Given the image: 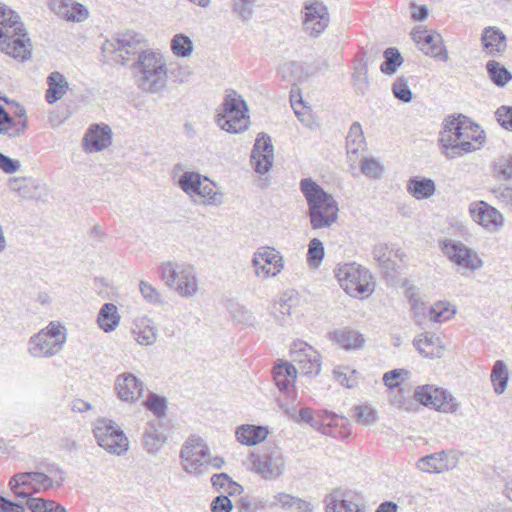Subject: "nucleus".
<instances>
[{
    "label": "nucleus",
    "instance_id": "7",
    "mask_svg": "<svg viewBox=\"0 0 512 512\" xmlns=\"http://www.w3.org/2000/svg\"><path fill=\"white\" fill-rule=\"evenodd\" d=\"M93 435L97 444L107 453L122 456L129 449V440L122 428L113 420L101 417L93 424Z\"/></svg>",
    "mask_w": 512,
    "mask_h": 512
},
{
    "label": "nucleus",
    "instance_id": "25",
    "mask_svg": "<svg viewBox=\"0 0 512 512\" xmlns=\"http://www.w3.org/2000/svg\"><path fill=\"white\" fill-rule=\"evenodd\" d=\"M115 390L120 400L134 403L143 396L144 383L132 373H122L115 379Z\"/></svg>",
    "mask_w": 512,
    "mask_h": 512
},
{
    "label": "nucleus",
    "instance_id": "22",
    "mask_svg": "<svg viewBox=\"0 0 512 512\" xmlns=\"http://www.w3.org/2000/svg\"><path fill=\"white\" fill-rule=\"evenodd\" d=\"M274 160V148L270 136L258 134L251 153V162L256 172L263 174L269 171Z\"/></svg>",
    "mask_w": 512,
    "mask_h": 512
},
{
    "label": "nucleus",
    "instance_id": "27",
    "mask_svg": "<svg viewBox=\"0 0 512 512\" xmlns=\"http://www.w3.org/2000/svg\"><path fill=\"white\" fill-rule=\"evenodd\" d=\"M464 119H467V117L459 114L457 117L448 118L445 121L443 130L440 132L439 143L446 157L447 151L450 147L457 144L462 130L466 129L464 127Z\"/></svg>",
    "mask_w": 512,
    "mask_h": 512
},
{
    "label": "nucleus",
    "instance_id": "36",
    "mask_svg": "<svg viewBox=\"0 0 512 512\" xmlns=\"http://www.w3.org/2000/svg\"><path fill=\"white\" fill-rule=\"evenodd\" d=\"M47 84L48 89L45 98L49 104H53L62 99L69 90V83L66 77L58 71L50 73L47 77Z\"/></svg>",
    "mask_w": 512,
    "mask_h": 512
},
{
    "label": "nucleus",
    "instance_id": "42",
    "mask_svg": "<svg viewBox=\"0 0 512 512\" xmlns=\"http://www.w3.org/2000/svg\"><path fill=\"white\" fill-rule=\"evenodd\" d=\"M239 512L271 510L270 496H243L238 501Z\"/></svg>",
    "mask_w": 512,
    "mask_h": 512
},
{
    "label": "nucleus",
    "instance_id": "29",
    "mask_svg": "<svg viewBox=\"0 0 512 512\" xmlns=\"http://www.w3.org/2000/svg\"><path fill=\"white\" fill-rule=\"evenodd\" d=\"M413 345L419 354L430 359L441 358L445 351L441 339L429 332H424L416 336Z\"/></svg>",
    "mask_w": 512,
    "mask_h": 512
},
{
    "label": "nucleus",
    "instance_id": "43",
    "mask_svg": "<svg viewBox=\"0 0 512 512\" xmlns=\"http://www.w3.org/2000/svg\"><path fill=\"white\" fill-rule=\"evenodd\" d=\"M491 382L496 394H502L508 383V369L506 364L502 360H497L492 368Z\"/></svg>",
    "mask_w": 512,
    "mask_h": 512
},
{
    "label": "nucleus",
    "instance_id": "12",
    "mask_svg": "<svg viewBox=\"0 0 512 512\" xmlns=\"http://www.w3.org/2000/svg\"><path fill=\"white\" fill-rule=\"evenodd\" d=\"M208 452L209 448L203 439L189 438L180 451L183 470L197 477L207 473Z\"/></svg>",
    "mask_w": 512,
    "mask_h": 512
},
{
    "label": "nucleus",
    "instance_id": "33",
    "mask_svg": "<svg viewBox=\"0 0 512 512\" xmlns=\"http://www.w3.org/2000/svg\"><path fill=\"white\" fill-rule=\"evenodd\" d=\"M269 434L265 426L243 424L236 428L235 436L239 443L246 446H255L263 442Z\"/></svg>",
    "mask_w": 512,
    "mask_h": 512
},
{
    "label": "nucleus",
    "instance_id": "37",
    "mask_svg": "<svg viewBox=\"0 0 512 512\" xmlns=\"http://www.w3.org/2000/svg\"><path fill=\"white\" fill-rule=\"evenodd\" d=\"M419 49L427 56L438 58L442 61H447L449 59L448 52L443 45L442 36L436 31L425 36V39Z\"/></svg>",
    "mask_w": 512,
    "mask_h": 512
},
{
    "label": "nucleus",
    "instance_id": "19",
    "mask_svg": "<svg viewBox=\"0 0 512 512\" xmlns=\"http://www.w3.org/2000/svg\"><path fill=\"white\" fill-rule=\"evenodd\" d=\"M465 130H462L459 141L447 151V158L453 159L464 155L465 153L475 151L480 148L485 140L484 131L480 126L467 117L464 119Z\"/></svg>",
    "mask_w": 512,
    "mask_h": 512
},
{
    "label": "nucleus",
    "instance_id": "59",
    "mask_svg": "<svg viewBox=\"0 0 512 512\" xmlns=\"http://www.w3.org/2000/svg\"><path fill=\"white\" fill-rule=\"evenodd\" d=\"M299 418L300 421L306 422L311 427L315 428L316 430L321 431L322 433H326V427L324 426V423L321 422L318 418H315L313 415V411L311 408H302L297 413V419Z\"/></svg>",
    "mask_w": 512,
    "mask_h": 512
},
{
    "label": "nucleus",
    "instance_id": "55",
    "mask_svg": "<svg viewBox=\"0 0 512 512\" xmlns=\"http://www.w3.org/2000/svg\"><path fill=\"white\" fill-rule=\"evenodd\" d=\"M34 512H68L59 502L42 497H34Z\"/></svg>",
    "mask_w": 512,
    "mask_h": 512
},
{
    "label": "nucleus",
    "instance_id": "2",
    "mask_svg": "<svg viewBox=\"0 0 512 512\" xmlns=\"http://www.w3.org/2000/svg\"><path fill=\"white\" fill-rule=\"evenodd\" d=\"M136 70L138 87L144 92L155 94L163 91L167 86V65L164 56L149 49L140 58L132 63Z\"/></svg>",
    "mask_w": 512,
    "mask_h": 512
},
{
    "label": "nucleus",
    "instance_id": "48",
    "mask_svg": "<svg viewBox=\"0 0 512 512\" xmlns=\"http://www.w3.org/2000/svg\"><path fill=\"white\" fill-rule=\"evenodd\" d=\"M323 243L318 238H313L308 244L307 262L310 267L317 268L324 258Z\"/></svg>",
    "mask_w": 512,
    "mask_h": 512
},
{
    "label": "nucleus",
    "instance_id": "40",
    "mask_svg": "<svg viewBox=\"0 0 512 512\" xmlns=\"http://www.w3.org/2000/svg\"><path fill=\"white\" fill-rule=\"evenodd\" d=\"M372 253L374 259L387 271H394L396 269V263L392 260V257H401L403 255V252L399 249L394 251L387 244L383 243L375 245Z\"/></svg>",
    "mask_w": 512,
    "mask_h": 512
},
{
    "label": "nucleus",
    "instance_id": "14",
    "mask_svg": "<svg viewBox=\"0 0 512 512\" xmlns=\"http://www.w3.org/2000/svg\"><path fill=\"white\" fill-rule=\"evenodd\" d=\"M330 24L327 6L320 0H308L302 8L303 31L313 38H318Z\"/></svg>",
    "mask_w": 512,
    "mask_h": 512
},
{
    "label": "nucleus",
    "instance_id": "13",
    "mask_svg": "<svg viewBox=\"0 0 512 512\" xmlns=\"http://www.w3.org/2000/svg\"><path fill=\"white\" fill-rule=\"evenodd\" d=\"M290 364L295 365L297 373L305 376H317L321 371V356L308 343L296 340L290 348Z\"/></svg>",
    "mask_w": 512,
    "mask_h": 512
},
{
    "label": "nucleus",
    "instance_id": "32",
    "mask_svg": "<svg viewBox=\"0 0 512 512\" xmlns=\"http://www.w3.org/2000/svg\"><path fill=\"white\" fill-rule=\"evenodd\" d=\"M178 184L183 192H213L216 188V183L192 171L185 172L179 178Z\"/></svg>",
    "mask_w": 512,
    "mask_h": 512
},
{
    "label": "nucleus",
    "instance_id": "50",
    "mask_svg": "<svg viewBox=\"0 0 512 512\" xmlns=\"http://www.w3.org/2000/svg\"><path fill=\"white\" fill-rule=\"evenodd\" d=\"M392 92L395 98L403 103H410L413 98V94L408 85V79L405 76L398 77L393 85Z\"/></svg>",
    "mask_w": 512,
    "mask_h": 512
},
{
    "label": "nucleus",
    "instance_id": "47",
    "mask_svg": "<svg viewBox=\"0 0 512 512\" xmlns=\"http://www.w3.org/2000/svg\"><path fill=\"white\" fill-rule=\"evenodd\" d=\"M139 291L147 303L155 306H161L165 304V300L162 294L151 283L141 280L139 282Z\"/></svg>",
    "mask_w": 512,
    "mask_h": 512
},
{
    "label": "nucleus",
    "instance_id": "31",
    "mask_svg": "<svg viewBox=\"0 0 512 512\" xmlns=\"http://www.w3.org/2000/svg\"><path fill=\"white\" fill-rule=\"evenodd\" d=\"M132 334L135 341L142 346L153 345L158 336V332L154 323L148 317H138L135 319Z\"/></svg>",
    "mask_w": 512,
    "mask_h": 512
},
{
    "label": "nucleus",
    "instance_id": "49",
    "mask_svg": "<svg viewBox=\"0 0 512 512\" xmlns=\"http://www.w3.org/2000/svg\"><path fill=\"white\" fill-rule=\"evenodd\" d=\"M258 0H232L233 13L242 21H248L254 13V6Z\"/></svg>",
    "mask_w": 512,
    "mask_h": 512
},
{
    "label": "nucleus",
    "instance_id": "63",
    "mask_svg": "<svg viewBox=\"0 0 512 512\" xmlns=\"http://www.w3.org/2000/svg\"><path fill=\"white\" fill-rule=\"evenodd\" d=\"M231 315L235 321L243 324H252L254 321L253 314L245 307L236 305L231 311Z\"/></svg>",
    "mask_w": 512,
    "mask_h": 512
},
{
    "label": "nucleus",
    "instance_id": "35",
    "mask_svg": "<svg viewBox=\"0 0 512 512\" xmlns=\"http://www.w3.org/2000/svg\"><path fill=\"white\" fill-rule=\"evenodd\" d=\"M484 51L489 55L499 54L506 49V36L496 27L484 29L481 37Z\"/></svg>",
    "mask_w": 512,
    "mask_h": 512
},
{
    "label": "nucleus",
    "instance_id": "64",
    "mask_svg": "<svg viewBox=\"0 0 512 512\" xmlns=\"http://www.w3.org/2000/svg\"><path fill=\"white\" fill-rule=\"evenodd\" d=\"M232 507L231 500L224 495L215 497L211 503L212 512H230Z\"/></svg>",
    "mask_w": 512,
    "mask_h": 512
},
{
    "label": "nucleus",
    "instance_id": "16",
    "mask_svg": "<svg viewBox=\"0 0 512 512\" xmlns=\"http://www.w3.org/2000/svg\"><path fill=\"white\" fill-rule=\"evenodd\" d=\"M443 254L457 266L475 271L483 266V261L476 252L460 241L454 239H443L439 241Z\"/></svg>",
    "mask_w": 512,
    "mask_h": 512
},
{
    "label": "nucleus",
    "instance_id": "56",
    "mask_svg": "<svg viewBox=\"0 0 512 512\" xmlns=\"http://www.w3.org/2000/svg\"><path fill=\"white\" fill-rule=\"evenodd\" d=\"M297 498L298 497L285 492H278L270 496L271 510L278 507L284 510H290L294 508Z\"/></svg>",
    "mask_w": 512,
    "mask_h": 512
},
{
    "label": "nucleus",
    "instance_id": "45",
    "mask_svg": "<svg viewBox=\"0 0 512 512\" xmlns=\"http://www.w3.org/2000/svg\"><path fill=\"white\" fill-rule=\"evenodd\" d=\"M170 48L174 55L187 58L193 52V42L187 35L179 33L171 39Z\"/></svg>",
    "mask_w": 512,
    "mask_h": 512
},
{
    "label": "nucleus",
    "instance_id": "26",
    "mask_svg": "<svg viewBox=\"0 0 512 512\" xmlns=\"http://www.w3.org/2000/svg\"><path fill=\"white\" fill-rule=\"evenodd\" d=\"M51 10L60 18L70 22H83L89 16L88 9L74 0H50Z\"/></svg>",
    "mask_w": 512,
    "mask_h": 512
},
{
    "label": "nucleus",
    "instance_id": "34",
    "mask_svg": "<svg viewBox=\"0 0 512 512\" xmlns=\"http://www.w3.org/2000/svg\"><path fill=\"white\" fill-rule=\"evenodd\" d=\"M272 374L278 389L280 391L289 392V388L294 385L298 373L295 365L278 360V363L273 368Z\"/></svg>",
    "mask_w": 512,
    "mask_h": 512
},
{
    "label": "nucleus",
    "instance_id": "10",
    "mask_svg": "<svg viewBox=\"0 0 512 512\" xmlns=\"http://www.w3.org/2000/svg\"><path fill=\"white\" fill-rule=\"evenodd\" d=\"M9 486L13 496L24 503L0 495V512H25L26 508L32 511V471L14 475Z\"/></svg>",
    "mask_w": 512,
    "mask_h": 512
},
{
    "label": "nucleus",
    "instance_id": "39",
    "mask_svg": "<svg viewBox=\"0 0 512 512\" xmlns=\"http://www.w3.org/2000/svg\"><path fill=\"white\" fill-rule=\"evenodd\" d=\"M333 340L346 350L359 349L365 344L363 334L353 329H344L334 332Z\"/></svg>",
    "mask_w": 512,
    "mask_h": 512
},
{
    "label": "nucleus",
    "instance_id": "58",
    "mask_svg": "<svg viewBox=\"0 0 512 512\" xmlns=\"http://www.w3.org/2000/svg\"><path fill=\"white\" fill-rule=\"evenodd\" d=\"M194 205L218 206L223 203V194H188Z\"/></svg>",
    "mask_w": 512,
    "mask_h": 512
},
{
    "label": "nucleus",
    "instance_id": "28",
    "mask_svg": "<svg viewBox=\"0 0 512 512\" xmlns=\"http://www.w3.org/2000/svg\"><path fill=\"white\" fill-rule=\"evenodd\" d=\"M325 512H364L359 505L353 501L351 493L336 489L328 494L325 499Z\"/></svg>",
    "mask_w": 512,
    "mask_h": 512
},
{
    "label": "nucleus",
    "instance_id": "4",
    "mask_svg": "<svg viewBox=\"0 0 512 512\" xmlns=\"http://www.w3.org/2000/svg\"><path fill=\"white\" fill-rule=\"evenodd\" d=\"M158 274L166 287L183 298H193L199 292V279L191 264L164 262L159 266Z\"/></svg>",
    "mask_w": 512,
    "mask_h": 512
},
{
    "label": "nucleus",
    "instance_id": "3",
    "mask_svg": "<svg viewBox=\"0 0 512 512\" xmlns=\"http://www.w3.org/2000/svg\"><path fill=\"white\" fill-rule=\"evenodd\" d=\"M144 36L134 31L117 33L102 45L104 57L115 64L129 65L147 52Z\"/></svg>",
    "mask_w": 512,
    "mask_h": 512
},
{
    "label": "nucleus",
    "instance_id": "6",
    "mask_svg": "<svg viewBox=\"0 0 512 512\" xmlns=\"http://www.w3.org/2000/svg\"><path fill=\"white\" fill-rule=\"evenodd\" d=\"M216 123L228 132L239 134L249 128L248 107L236 91L228 93L222 103V112L217 114Z\"/></svg>",
    "mask_w": 512,
    "mask_h": 512
},
{
    "label": "nucleus",
    "instance_id": "62",
    "mask_svg": "<svg viewBox=\"0 0 512 512\" xmlns=\"http://www.w3.org/2000/svg\"><path fill=\"white\" fill-rule=\"evenodd\" d=\"M498 123L505 129L512 131V107L501 106L495 112Z\"/></svg>",
    "mask_w": 512,
    "mask_h": 512
},
{
    "label": "nucleus",
    "instance_id": "46",
    "mask_svg": "<svg viewBox=\"0 0 512 512\" xmlns=\"http://www.w3.org/2000/svg\"><path fill=\"white\" fill-rule=\"evenodd\" d=\"M486 68L491 80L497 86L503 87L512 79V74L496 61H489Z\"/></svg>",
    "mask_w": 512,
    "mask_h": 512
},
{
    "label": "nucleus",
    "instance_id": "5",
    "mask_svg": "<svg viewBox=\"0 0 512 512\" xmlns=\"http://www.w3.org/2000/svg\"><path fill=\"white\" fill-rule=\"evenodd\" d=\"M334 273L340 286L352 297L366 298L374 291L371 273L360 264H338Z\"/></svg>",
    "mask_w": 512,
    "mask_h": 512
},
{
    "label": "nucleus",
    "instance_id": "52",
    "mask_svg": "<svg viewBox=\"0 0 512 512\" xmlns=\"http://www.w3.org/2000/svg\"><path fill=\"white\" fill-rule=\"evenodd\" d=\"M361 171L369 178H380L384 172V166L375 158H363L361 160Z\"/></svg>",
    "mask_w": 512,
    "mask_h": 512
},
{
    "label": "nucleus",
    "instance_id": "61",
    "mask_svg": "<svg viewBox=\"0 0 512 512\" xmlns=\"http://www.w3.org/2000/svg\"><path fill=\"white\" fill-rule=\"evenodd\" d=\"M356 72L353 74L354 85L362 93L368 88V68L367 63H363L359 68H356Z\"/></svg>",
    "mask_w": 512,
    "mask_h": 512
},
{
    "label": "nucleus",
    "instance_id": "18",
    "mask_svg": "<svg viewBox=\"0 0 512 512\" xmlns=\"http://www.w3.org/2000/svg\"><path fill=\"white\" fill-rule=\"evenodd\" d=\"M252 266L258 278L276 277L284 268L283 256L275 248L262 247L253 254Z\"/></svg>",
    "mask_w": 512,
    "mask_h": 512
},
{
    "label": "nucleus",
    "instance_id": "23",
    "mask_svg": "<svg viewBox=\"0 0 512 512\" xmlns=\"http://www.w3.org/2000/svg\"><path fill=\"white\" fill-rule=\"evenodd\" d=\"M469 212L475 223L489 231H497L503 226L502 214L484 201L472 203Z\"/></svg>",
    "mask_w": 512,
    "mask_h": 512
},
{
    "label": "nucleus",
    "instance_id": "17",
    "mask_svg": "<svg viewBox=\"0 0 512 512\" xmlns=\"http://www.w3.org/2000/svg\"><path fill=\"white\" fill-rule=\"evenodd\" d=\"M416 401L424 406H430L444 413L456 412L459 404L447 391L434 385L420 386L415 390Z\"/></svg>",
    "mask_w": 512,
    "mask_h": 512
},
{
    "label": "nucleus",
    "instance_id": "38",
    "mask_svg": "<svg viewBox=\"0 0 512 512\" xmlns=\"http://www.w3.org/2000/svg\"><path fill=\"white\" fill-rule=\"evenodd\" d=\"M118 308L113 303H105L99 310L97 323L105 333L113 332L120 323Z\"/></svg>",
    "mask_w": 512,
    "mask_h": 512
},
{
    "label": "nucleus",
    "instance_id": "54",
    "mask_svg": "<svg viewBox=\"0 0 512 512\" xmlns=\"http://www.w3.org/2000/svg\"><path fill=\"white\" fill-rule=\"evenodd\" d=\"M356 422L365 426H370L376 423V411L367 405H359L354 408Z\"/></svg>",
    "mask_w": 512,
    "mask_h": 512
},
{
    "label": "nucleus",
    "instance_id": "53",
    "mask_svg": "<svg viewBox=\"0 0 512 512\" xmlns=\"http://www.w3.org/2000/svg\"><path fill=\"white\" fill-rule=\"evenodd\" d=\"M145 407L158 418L166 415V400L164 397L155 393H150L148 399L145 401Z\"/></svg>",
    "mask_w": 512,
    "mask_h": 512
},
{
    "label": "nucleus",
    "instance_id": "41",
    "mask_svg": "<svg viewBox=\"0 0 512 512\" xmlns=\"http://www.w3.org/2000/svg\"><path fill=\"white\" fill-rule=\"evenodd\" d=\"M364 145L365 137L363 134L362 126L359 122H354L351 125L346 137V149L350 161L355 163V160L352 159V156L356 155L358 151L364 147Z\"/></svg>",
    "mask_w": 512,
    "mask_h": 512
},
{
    "label": "nucleus",
    "instance_id": "30",
    "mask_svg": "<svg viewBox=\"0 0 512 512\" xmlns=\"http://www.w3.org/2000/svg\"><path fill=\"white\" fill-rule=\"evenodd\" d=\"M167 441L164 426L159 420L150 421L143 433L142 444L147 453L157 454Z\"/></svg>",
    "mask_w": 512,
    "mask_h": 512
},
{
    "label": "nucleus",
    "instance_id": "1",
    "mask_svg": "<svg viewBox=\"0 0 512 512\" xmlns=\"http://www.w3.org/2000/svg\"><path fill=\"white\" fill-rule=\"evenodd\" d=\"M30 38L17 12L0 2V51L25 61L30 56Z\"/></svg>",
    "mask_w": 512,
    "mask_h": 512
},
{
    "label": "nucleus",
    "instance_id": "24",
    "mask_svg": "<svg viewBox=\"0 0 512 512\" xmlns=\"http://www.w3.org/2000/svg\"><path fill=\"white\" fill-rule=\"evenodd\" d=\"M112 136L113 133L109 125L92 124L83 137V148L88 153L105 150L112 144Z\"/></svg>",
    "mask_w": 512,
    "mask_h": 512
},
{
    "label": "nucleus",
    "instance_id": "8",
    "mask_svg": "<svg viewBox=\"0 0 512 512\" xmlns=\"http://www.w3.org/2000/svg\"><path fill=\"white\" fill-rule=\"evenodd\" d=\"M406 294L411 304L413 320L420 327L425 325V311L429 312V321L433 323L446 322L456 313V308L447 301H438L433 305H427L421 300L415 287L408 288Z\"/></svg>",
    "mask_w": 512,
    "mask_h": 512
},
{
    "label": "nucleus",
    "instance_id": "20",
    "mask_svg": "<svg viewBox=\"0 0 512 512\" xmlns=\"http://www.w3.org/2000/svg\"><path fill=\"white\" fill-rule=\"evenodd\" d=\"M65 481L63 469L51 462H39L34 465V494L59 488Z\"/></svg>",
    "mask_w": 512,
    "mask_h": 512
},
{
    "label": "nucleus",
    "instance_id": "21",
    "mask_svg": "<svg viewBox=\"0 0 512 512\" xmlns=\"http://www.w3.org/2000/svg\"><path fill=\"white\" fill-rule=\"evenodd\" d=\"M458 457L453 451H439L421 457L417 467L426 473H443L454 469L458 463Z\"/></svg>",
    "mask_w": 512,
    "mask_h": 512
},
{
    "label": "nucleus",
    "instance_id": "44",
    "mask_svg": "<svg viewBox=\"0 0 512 512\" xmlns=\"http://www.w3.org/2000/svg\"><path fill=\"white\" fill-rule=\"evenodd\" d=\"M384 61L380 66V70L383 74L393 75L397 72L399 67L403 64V57L397 48H387L384 53Z\"/></svg>",
    "mask_w": 512,
    "mask_h": 512
},
{
    "label": "nucleus",
    "instance_id": "51",
    "mask_svg": "<svg viewBox=\"0 0 512 512\" xmlns=\"http://www.w3.org/2000/svg\"><path fill=\"white\" fill-rule=\"evenodd\" d=\"M211 483L214 487L226 488L229 494L240 493L242 490V486L232 481L226 473L214 474Z\"/></svg>",
    "mask_w": 512,
    "mask_h": 512
},
{
    "label": "nucleus",
    "instance_id": "9",
    "mask_svg": "<svg viewBox=\"0 0 512 512\" xmlns=\"http://www.w3.org/2000/svg\"><path fill=\"white\" fill-rule=\"evenodd\" d=\"M308 215L313 229L330 227L338 217V204L332 194H304Z\"/></svg>",
    "mask_w": 512,
    "mask_h": 512
},
{
    "label": "nucleus",
    "instance_id": "60",
    "mask_svg": "<svg viewBox=\"0 0 512 512\" xmlns=\"http://www.w3.org/2000/svg\"><path fill=\"white\" fill-rule=\"evenodd\" d=\"M494 172L503 180L512 179V156L498 159L494 164Z\"/></svg>",
    "mask_w": 512,
    "mask_h": 512
},
{
    "label": "nucleus",
    "instance_id": "15",
    "mask_svg": "<svg viewBox=\"0 0 512 512\" xmlns=\"http://www.w3.org/2000/svg\"><path fill=\"white\" fill-rule=\"evenodd\" d=\"M250 461L252 470L264 480H276L285 470V459L279 448H273L262 454L252 453Z\"/></svg>",
    "mask_w": 512,
    "mask_h": 512
},
{
    "label": "nucleus",
    "instance_id": "11",
    "mask_svg": "<svg viewBox=\"0 0 512 512\" xmlns=\"http://www.w3.org/2000/svg\"><path fill=\"white\" fill-rule=\"evenodd\" d=\"M66 341V328L58 321H51L34 336V356L52 357L63 349Z\"/></svg>",
    "mask_w": 512,
    "mask_h": 512
},
{
    "label": "nucleus",
    "instance_id": "57",
    "mask_svg": "<svg viewBox=\"0 0 512 512\" xmlns=\"http://www.w3.org/2000/svg\"><path fill=\"white\" fill-rule=\"evenodd\" d=\"M435 190V183L429 178H411L407 186L408 192H435Z\"/></svg>",
    "mask_w": 512,
    "mask_h": 512
}]
</instances>
